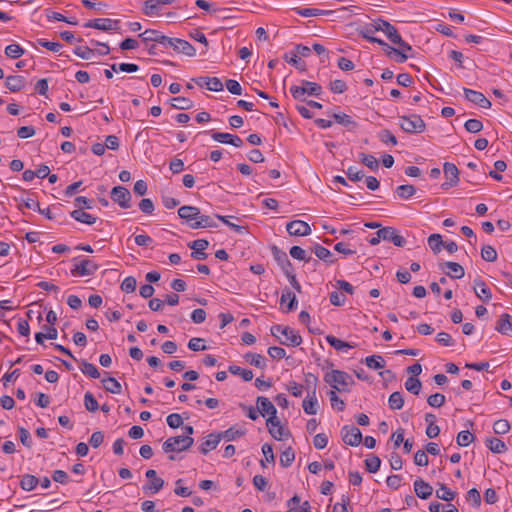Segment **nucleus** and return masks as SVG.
Here are the masks:
<instances>
[{
  "mask_svg": "<svg viewBox=\"0 0 512 512\" xmlns=\"http://www.w3.org/2000/svg\"><path fill=\"white\" fill-rule=\"evenodd\" d=\"M414 491L420 499L426 500L432 495L433 488L429 483L418 478L414 481Z\"/></svg>",
  "mask_w": 512,
  "mask_h": 512,
  "instance_id": "a211bd4d",
  "label": "nucleus"
},
{
  "mask_svg": "<svg viewBox=\"0 0 512 512\" xmlns=\"http://www.w3.org/2000/svg\"><path fill=\"white\" fill-rule=\"evenodd\" d=\"M481 257L487 262H494L497 260V251L491 245H484L481 249Z\"/></svg>",
  "mask_w": 512,
  "mask_h": 512,
  "instance_id": "4d7b16f0",
  "label": "nucleus"
},
{
  "mask_svg": "<svg viewBox=\"0 0 512 512\" xmlns=\"http://www.w3.org/2000/svg\"><path fill=\"white\" fill-rule=\"evenodd\" d=\"M342 440L350 446H358L362 441V433L353 425H345L341 430Z\"/></svg>",
  "mask_w": 512,
  "mask_h": 512,
  "instance_id": "6e6552de",
  "label": "nucleus"
},
{
  "mask_svg": "<svg viewBox=\"0 0 512 512\" xmlns=\"http://www.w3.org/2000/svg\"><path fill=\"white\" fill-rule=\"evenodd\" d=\"M446 398L441 393H435L427 398V403L434 408H440L445 404Z\"/></svg>",
  "mask_w": 512,
  "mask_h": 512,
  "instance_id": "69168bd1",
  "label": "nucleus"
},
{
  "mask_svg": "<svg viewBox=\"0 0 512 512\" xmlns=\"http://www.w3.org/2000/svg\"><path fill=\"white\" fill-rule=\"evenodd\" d=\"M326 341L336 350H344L353 348L348 342L340 340L333 335L326 336Z\"/></svg>",
  "mask_w": 512,
  "mask_h": 512,
  "instance_id": "864d4df0",
  "label": "nucleus"
},
{
  "mask_svg": "<svg viewBox=\"0 0 512 512\" xmlns=\"http://www.w3.org/2000/svg\"><path fill=\"white\" fill-rule=\"evenodd\" d=\"M80 363H81V371L83 374H85L91 378H94V379H97L100 377V372L98 371L97 367L94 364L89 363L83 359L80 360Z\"/></svg>",
  "mask_w": 512,
  "mask_h": 512,
  "instance_id": "a19ab883",
  "label": "nucleus"
},
{
  "mask_svg": "<svg viewBox=\"0 0 512 512\" xmlns=\"http://www.w3.org/2000/svg\"><path fill=\"white\" fill-rule=\"evenodd\" d=\"M120 21L110 18H99L89 20L84 24L87 28L98 29L102 31H110L119 29Z\"/></svg>",
  "mask_w": 512,
  "mask_h": 512,
  "instance_id": "1a4fd4ad",
  "label": "nucleus"
},
{
  "mask_svg": "<svg viewBox=\"0 0 512 512\" xmlns=\"http://www.w3.org/2000/svg\"><path fill=\"white\" fill-rule=\"evenodd\" d=\"M366 365L374 370L381 369L385 366V360L380 355H371L365 358Z\"/></svg>",
  "mask_w": 512,
  "mask_h": 512,
  "instance_id": "49530a36",
  "label": "nucleus"
},
{
  "mask_svg": "<svg viewBox=\"0 0 512 512\" xmlns=\"http://www.w3.org/2000/svg\"><path fill=\"white\" fill-rule=\"evenodd\" d=\"M70 216L76 221H79L87 225H93L94 223H96L97 220L96 217L87 212H84L82 209L73 210L70 213Z\"/></svg>",
  "mask_w": 512,
  "mask_h": 512,
  "instance_id": "a878e982",
  "label": "nucleus"
},
{
  "mask_svg": "<svg viewBox=\"0 0 512 512\" xmlns=\"http://www.w3.org/2000/svg\"><path fill=\"white\" fill-rule=\"evenodd\" d=\"M217 223L213 220L212 217L208 215L200 214V218L197 222L191 224L192 229H200V228H214L217 227Z\"/></svg>",
  "mask_w": 512,
  "mask_h": 512,
  "instance_id": "c9c22d12",
  "label": "nucleus"
},
{
  "mask_svg": "<svg viewBox=\"0 0 512 512\" xmlns=\"http://www.w3.org/2000/svg\"><path fill=\"white\" fill-rule=\"evenodd\" d=\"M442 270L447 276L453 279H461L465 275L464 268L457 262L448 261L442 266Z\"/></svg>",
  "mask_w": 512,
  "mask_h": 512,
  "instance_id": "2eb2a0df",
  "label": "nucleus"
},
{
  "mask_svg": "<svg viewBox=\"0 0 512 512\" xmlns=\"http://www.w3.org/2000/svg\"><path fill=\"white\" fill-rule=\"evenodd\" d=\"M104 384V388L106 391L112 394H120L122 391V386L114 377H108L107 379L102 380Z\"/></svg>",
  "mask_w": 512,
  "mask_h": 512,
  "instance_id": "ea45409f",
  "label": "nucleus"
},
{
  "mask_svg": "<svg viewBox=\"0 0 512 512\" xmlns=\"http://www.w3.org/2000/svg\"><path fill=\"white\" fill-rule=\"evenodd\" d=\"M475 439V436L470 433L468 430H465V431H461L458 433L457 437H456V442L459 446L461 447H466L468 446L470 443H472Z\"/></svg>",
  "mask_w": 512,
  "mask_h": 512,
  "instance_id": "5fc2aeb1",
  "label": "nucleus"
},
{
  "mask_svg": "<svg viewBox=\"0 0 512 512\" xmlns=\"http://www.w3.org/2000/svg\"><path fill=\"white\" fill-rule=\"evenodd\" d=\"M474 292L476 296L485 303H488L492 298L491 290L486 286L485 282L480 278L474 280Z\"/></svg>",
  "mask_w": 512,
  "mask_h": 512,
  "instance_id": "f3484780",
  "label": "nucleus"
},
{
  "mask_svg": "<svg viewBox=\"0 0 512 512\" xmlns=\"http://www.w3.org/2000/svg\"><path fill=\"white\" fill-rule=\"evenodd\" d=\"M171 105L175 109L188 110L193 107V101L189 98L178 96L171 99Z\"/></svg>",
  "mask_w": 512,
  "mask_h": 512,
  "instance_id": "4c0bfd02",
  "label": "nucleus"
},
{
  "mask_svg": "<svg viewBox=\"0 0 512 512\" xmlns=\"http://www.w3.org/2000/svg\"><path fill=\"white\" fill-rule=\"evenodd\" d=\"M493 430L496 434H506L510 430V423L506 419H499L494 422Z\"/></svg>",
  "mask_w": 512,
  "mask_h": 512,
  "instance_id": "0e129e2a",
  "label": "nucleus"
},
{
  "mask_svg": "<svg viewBox=\"0 0 512 512\" xmlns=\"http://www.w3.org/2000/svg\"><path fill=\"white\" fill-rule=\"evenodd\" d=\"M39 479L31 474H25L22 476L20 481V487L25 491H32L36 488L39 483Z\"/></svg>",
  "mask_w": 512,
  "mask_h": 512,
  "instance_id": "72a5a7b5",
  "label": "nucleus"
},
{
  "mask_svg": "<svg viewBox=\"0 0 512 512\" xmlns=\"http://www.w3.org/2000/svg\"><path fill=\"white\" fill-rule=\"evenodd\" d=\"M164 480L162 478H155V479H151L148 483H146L144 486H143V490L145 492H151V493H157L159 492L163 486H164Z\"/></svg>",
  "mask_w": 512,
  "mask_h": 512,
  "instance_id": "09e8293b",
  "label": "nucleus"
},
{
  "mask_svg": "<svg viewBox=\"0 0 512 512\" xmlns=\"http://www.w3.org/2000/svg\"><path fill=\"white\" fill-rule=\"evenodd\" d=\"M332 117L334 118L335 122L350 130H355L358 127L357 123L352 119V117L345 113H334Z\"/></svg>",
  "mask_w": 512,
  "mask_h": 512,
  "instance_id": "c85d7f7f",
  "label": "nucleus"
},
{
  "mask_svg": "<svg viewBox=\"0 0 512 512\" xmlns=\"http://www.w3.org/2000/svg\"><path fill=\"white\" fill-rule=\"evenodd\" d=\"M285 298H289V301L287 303V311L290 312V311L295 310L297 307L296 295L287 287L285 289H283L281 299H280L281 304L285 303Z\"/></svg>",
  "mask_w": 512,
  "mask_h": 512,
  "instance_id": "f704fd0d",
  "label": "nucleus"
},
{
  "mask_svg": "<svg viewBox=\"0 0 512 512\" xmlns=\"http://www.w3.org/2000/svg\"><path fill=\"white\" fill-rule=\"evenodd\" d=\"M25 53V50L18 44H10L5 48V54L12 59H18Z\"/></svg>",
  "mask_w": 512,
  "mask_h": 512,
  "instance_id": "6e6d98bb",
  "label": "nucleus"
},
{
  "mask_svg": "<svg viewBox=\"0 0 512 512\" xmlns=\"http://www.w3.org/2000/svg\"><path fill=\"white\" fill-rule=\"evenodd\" d=\"M381 465V460L376 455H369L365 460V467L366 470L370 473H376Z\"/></svg>",
  "mask_w": 512,
  "mask_h": 512,
  "instance_id": "8fccbe9b",
  "label": "nucleus"
},
{
  "mask_svg": "<svg viewBox=\"0 0 512 512\" xmlns=\"http://www.w3.org/2000/svg\"><path fill=\"white\" fill-rule=\"evenodd\" d=\"M98 269L99 266L90 259H82L71 269V273L74 276H92Z\"/></svg>",
  "mask_w": 512,
  "mask_h": 512,
  "instance_id": "9b49d317",
  "label": "nucleus"
},
{
  "mask_svg": "<svg viewBox=\"0 0 512 512\" xmlns=\"http://www.w3.org/2000/svg\"><path fill=\"white\" fill-rule=\"evenodd\" d=\"M286 230L291 236H307L311 233L310 225L302 220H293L288 222Z\"/></svg>",
  "mask_w": 512,
  "mask_h": 512,
  "instance_id": "f8f14e48",
  "label": "nucleus"
},
{
  "mask_svg": "<svg viewBox=\"0 0 512 512\" xmlns=\"http://www.w3.org/2000/svg\"><path fill=\"white\" fill-rule=\"evenodd\" d=\"M256 404L258 406L259 413L263 417L266 415L269 416L266 420L267 427L279 424V419L277 418V409L268 398L264 396H258L256 399Z\"/></svg>",
  "mask_w": 512,
  "mask_h": 512,
  "instance_id": "20e7f679",
  "label": "nucleus"
},
{
  "mask_svg": "<svg viewBox=\"0 0 512 512\" xmlns=\"http://www.w3.org/2000/svg\"><path fill=\"white\" fill-rule=\"evenodd\" d=\"M111 69L114 72H126V73H135L139 70V66L133 63H120V64H112Z\"/></svg>",
  "mask_w": 512,
  "mask_h": 512,
  "instance_id": "13d9d810",
  "label": "nucleus"
},
{
  "mask_svg": "<svg viewBox=\"0 0 512 512\" xmlns=\"http://www.w3.org/2000/svg\"><path fill=\"white\" fill-rule=\"evenodd\" d=\"M228 371L233 375L240 376L246 382L253 379V372L251 370L244 369L236 365H230L228 367Z\"/></svg>",
  "mask_w": 512,
  "mask_h": 512,
  "instance_id": "58836bf2",
  "label": "nucleus"
},
{
  "mask_svg": "<svg viewBox=\"0 0 512 512\" xmlns=\"http://www.w3.org/2000/svg\"><path fill=\"white\" fill-rule=\"evenodd\" d=\"M284 58L289 64L294 66L296 69H298L302 72L306 71V69H307L306 63L303 60H301V58L298 57L297 54H293L291 58H288V54H285Z\"/></svg>",
  "mask_w": 512,
  "mask_h": 512,
  "instance_id": "e2e57ef3",
  "label": "nucleus"
},
{
  "mask_svg": "<svg viewBox=\"0 0 512 512\" xmlns=\"http://www.w3.org/2000/svg\"><path fill=\"white\" fill-rule=\"evenodd\" d=\"M220 443V438L218 433H210L205 440L200 444L199 451L206 455L210 451L214 450L218 444Z\"/></svg>",
  "mask_w": 512,
  "mask_h": 512,
  "instance_id": "aec40b11",
  "label": "nucleus"
},
{
  "mask_svg": "<svg viewBox=\"0 0 512 512\" xmlns=\"http://www.w3.org/2000/svg\"><path fill=\"white\" fill-rule=\"evenodd\" d=\"M298 15L303 17H316L322 15H330L333 14V11L330 10H321L316 8H294L293 9Z\"/></svg>",
  "mask_w": 512,
  "mask_h": 512,
  "instance_id": "bb28decb",
  "label": "nucleus"
},
{
  "mask_svg": "<svg viewBox=\"0 0 512 512\" xmlns=\"http://www.w3.org/2000/svg\"><path fill=\"white\" fill-rule=\"evenodd\" d=\"M388 405L391 410H400L404 406V398L401 392H393L388 398Z\"/></svg>",
  "mask_w": 512,
  "mask_h": 512,
  "instance_id": "e433bc0d",
  "label": "nucleus"
},
{
  "mask_svg": "<svg viewBox=\"0 0 512 512\" xmlns=\"http://www.w3.org/2000/svg\"><path fill=\"white\" fill-rule=\"evenodd\" d=\"M405 388L410 393H413L414 395H418L422 388V383L419 378L410 376L405 381Z\"/></svg>",
  "mask_w": 512,
  "mask_h": 512,
  "instance_id": "79ce46f5",
  "label": "nucleus"
},
{
  "mask_svg": "<svg viewBox=\"0 0 512 512\" xmlns=\"http://www.w3.org/2000/svg\"><path fill=\"white\" fill-rule=\"evenodd\" d=\"M360 161L373 171H377L379 169L378 160L373 155L360 153Z\"/></svg>",
  "mask_w": 512,
  "mask_h": 512,
  "instance_id": "603ef678",
  "label": "nucleus"
},
{
  "mask_svg": "<svg viewBox=\"0 0 512 512\" xmlns=\"http://www.w3.org/2000/svg\"><path fill=\"white\" fill-rule=\"evenodd\" d=\"M396 193L401 199H409L416 193V188L413 185L404 184L396 188Z\"/></svg>",
  "mask_w": 512,
  "mask_h": 512,
  "instance_id": "3c124183",
  "label": "nucleus"
},
{
  "mask_svg": "<svg viewBox=\"0 0 512 512\" xmlns=\"http://www.w3.org/2000/svg\"><path fill=\"white\" fill-rule=\"evenodd\" d=\"M485 443L489 450L493 453L501 454L507 451V446L504 441L496 437L487 438Z\"/></svg>",
  "mask_w": 512,
  "mask_h": 512,
  "instance_id": "cd10ccee",
  "label": "nucleus"
},
{
  "mask_svg": "<svg viewBox=\"0 0 512 512\" xmlns=\"http://www.w3.org/2000/svg\"><path fill=\"white\" fill-rule=\"evenodd\" d=\"M381 240L391 241L395 246L403 247L406 240L398 234V231L393 227H384L379 229L375 236L369 240L371 245H377Z\"/></svg>",
  "mask_w": 512,
  "mask_h": 512,
  "instance_id": "f03ea898",
  "label": "nucleus"
},
{
  "mask_svg": "<svg viewBox=\"0 0 512 512\" xmlns=\"http://www.w3.org/2000/svg\"><path fill=\"white\" fill-rule=\"evenodd\" d=\"M380 25L381 30L383 33H385L386 37L392 42V43H399L401 41V36L398 33L397 29L390 24L388 21L380 18Z\"/></svg>",
  "mask_w": 512,
  "mask_h": 512,
  "instance_id": "412c9836",
  "label": "nucleus"
},
{
  "mask_svg": "<svg viewBox=\"0 0 512 512\" xmlns=\"http://www.w3.org/2000/svg\"><path fill=\"white\" fill-rule=\"evenodd\" d=\"M313 252L320 260H323L328 264H332L335 262L332 253L327 248L323 247L320 244H316L313 247Z\"/></svg>",
  "mask_w": 512,
  "mask_h": 512,
  "instance_id": "2f4dec72",
  "label": "nucleus"
},
{
  "mask_svg": "<svg viewBox=\"0 0 512 512\" xmlns=\"http://www.w3.org/2000/svg\"><path fill=\"white\" fill-rule=\"evenodd\" d=\"M429 511L430 512H458V509L454 504H451V503L442 505L439 502H431L429 504Z\"/></svg>",
  "mask_w": 512,
  "mask_h": 512,
  "instance_id": "a18cd8bd",
  "label": "nucleus"
},
{
  "mask_svg": "<svg viewBox=\"0 0 512 512\" xmlns=\"http://www.w3.org/2000/svg\"><path fill=\"white\" fill-rule=\"evenodd\" d=\"M463 90L465 98L468 101L480 106L481 108L487 109L491 107V102L485 97L483 93L468 88H464Z\"/></svg>",
  "mask_w": 512,
  "mask_h": 512,
  "instance_id": "4468645a",
  "label": "nucleus"
},
{
  "mask_svg": "<svg viewBox=\"0 0 512 512\" xmlns=\"http://www.w3.org/2000/svg\"><path fill=\"white\" fill-rule=\"evenodd\" d=\"M292 258L308 262L311 257H307L306 251L300 246H292L289 251Z\"/></svg>",
  "mask_w": 512,
  "mask_h": 512,
  "instance_id": "680f3d73",
  "label": "nucleus"
},
{
  "mask_svg": "<svg viewBox=\"0 0 512 512\" xmlns=\"http://www.w3.org/2000/svg\"><path fill=\"white\" fill-rule=\"evenodd\" d=\"M267 428H268L269 433L275 440L281 441V440L291 436L290 431L288 429H286L284 426H282L280 422L278 425L267 427Z\"/></svg>",
  "mask_w": 512,
  "mask_h": 512,
  "instance_id": "7c9ffc66",
  "label": "nucleus"
},
{
  "mask_svg": "<svg viewBox=\"0 0 512 512\" xmlns=\"http://www.w3.org/2000/svg\"><path fill=\"white\" fill-rule=\"evenodd\" d=\"M381 25H380V18L374 21L373 23L366 24L362 28L358 29V34L363 37L364 39H367L368 41L370 38L373 37V34L380 31Z\"/></svg>",
  "mask_w": 512,
  "mask_h": 512,
  "instance_id": "393cba45",
  "label": "nucleus"
},
{
  "mask_svg": "<svg viewBox=\"0 0 512 512\" xmlns=\"http://www.w3.org/2000/svg\"><path fill=\"white\" fill-rule=\"evenodd\" d=\"M111 198L121 208L128 209L131 207V193L123 186H116L111 190Z\"/></svg>",
  "mask_w": 512,
  "mask_h": 512,
  "instance_id": "0eeeda50",
  "label": "nucleus"
},
{
  "mask_svg": "<svg viewBox=\"0 0 512 512\" xmlns=\"http://www.w3.org/2000/svg\"><path fill=\"white\" fill-rule=\"evenodd\" d=\"M193 443L194 439L190 436H175L168 438L162 448L166 453L182 452L188 450Z\"/></svg>",
  "mask_w": 512,
  "mask_h": 512,
  "instance_id": "39448f33",
  "label": "nucleus"
},
{
  "mask_svg": "<svg viewBox=\"0 0 512 512\" xmlns=\"http://www.w3.org/2000/svg\"><path fill=\"white\" fill-rule=\"evenodd\" d=\"M246 431L242 429H237L236 427H230L229 429L218 432L220 441L225 439L226 441H233L243 435H245Z\"/></svg>",
  "mask_w": 512,
  "mask_h": 512,
  "instance_id": "473e14b6",
  "label": "nucleus"
},
{
  "mask_svg": "<svg viewBox=\"0 0 512 512\" xmlns=\"http://www.w3.org/2000/svg\"><path fill=\"white\" fill-rule=\"evenodd\" d=\"M163 47L172 48L177 53H182L187 56H195L196 49L188 41L180 38H172L165 36Z\"/></svg>",
  "mask_w": 512,
  "mask_h": 512,
  "instance_id": "423d86ee",
  "label": "nucleus"
},
{
  "mask_svg": "<svg viewBox=\"0 0 512 512\" xmlns=\"http://www.w3.org/2000/svg\"><path fill=\"white\" fill-rule=\"evenodd\" d=\"M303 410L308 415H315L318 412V400L315 391L308 392L307 398L302 403Z\"/></svg>",
  "mask_w": 512,
  "mask_h": 512,
  "instance_id": "4be33fe9",
  "label": "nucleus"
},
{
  "mask_svg": "<svg viewBox=\"0 0 512 512\" xmlns=\"http://www.w3.org/2000/svg\"><path fill=\"white\" fill-rule=\"evenodd\" d=\"M443 170L447 181L441 185L442 189L447 190L456 186L459 182V170L456 165L450 162H446L443 165Z\"/></svg>",
  "mask_w": 512,
  "mask_h": 512,
  "instance_id": "9d476101",
  "label": "nucleus"
},
{
  "mask_svg": "<svg viewBox=\"0 0 512 512\" xmlns=\"http://www.w3.org/2000/svg\"><path fill=\"white\" fill-rule=\"evenodd\" d=\"M399 125L406 133H422L426 129V123L418 114L399 116Z\"/></svg>",
  "mask_w": 512,
  "mask_h": 512,
  "instance_id": "7ed1b4c3",
  "label": "nucleus"
},
{
  "mask_svg": "<svg viewBox=\"0 0 512 512\" xmlns=\"http://www.w3.org/2000/svg\"><path fill=\"white\" fill-rule=\"evenodd\" d=\"M26 85V80L21 75L7 76L5 79L6 88L15 93L21 91Z\"/></svg>",
  "mask_w": 512,
  "mask_h": 512,
  "instance_id": "6ab92c4d",
  "label": "nucleus"
},
{
  "mask_svg": "<svg viewBox=\"0 0 512 512\" xmlns=\"http://www.w3.org/2000/svg\"><path fill=\"white\" fill-rule=\"evenodd\" d=\"M165 36L166 35L155 29H146L143 33L139 35V37L142 38V41L144 43L156 42L161 45H163Z\"/></svg>",
  "mask_w": 512,
  "mask_h": 512,
  "instance_id": "5701e85b",
  "label": "nucleus"
},
{
  "mask_svg": "<svg viewBox=\"0 0 512 512\" xmlns=\"http://www.w3.org/2000/svg\"><path fill=\"white\" fill-rule=\"evenodd\" d=\"M324 381L329 384L334 391L339 392L348 391L347 387L354 384L352 377L347 372L337 369L326 373Z\"/></svg>",
  "mask_w": 512,
  "mask_h": 512,
  "instance_id": "f257e3e1",
  "label": "nucleus"
},
{
  "mask_svg": "<svg viewBox=\"0 0 512 512\" xmlns=\"http://www.w3.org/2000/svg\"><path fill=\"white\" fill-rule=\"evenodd\" d=\"M200 209L195 206L184 205L178 209V216L185 220L189 227L200 218Z\"/></svg>",
  "mask_w": 512,
  "mask_h": 512,
  "instance_id": "ddd939ff",
  "label": "nucleus"
},
{
  "mask_svg": "<svg viewBox=\"0 0 512 512\" xmlns=\"http://www.w3.org/2000/svg\"><path fill=\"white\" fill-rule=\"evenodd\" d=\"M378 138L379 140L382 142V143H390L392 144L393 146L397 145V139L396 137L394 136V134L388 130V129H384V130H381L379 133H378Z\"/></svg>",
  "mask_w": 512,
  "mask_h": 512,
  "instance_id": "774afa93",
  "label": "nucleus"
},
{
  "mask_svg": "<svg viewBox=\"0 0 512 512\" xmlns=\"http://www.w3.org/2000/svg\"><path fill=\"white\" fill-rule=\"evenodd\" d=\"M428 245L434 254H438L441 251L442 246H444V242L442 240V236L440 234H431L428 237Z\"/></svg>",
  "mask_w": 512,
  "mask_h": 512,
  "instance_id": "37998d69",
  "label": "nucleus"
},
{
  "mask_svg": "<svg viewBox=\"0 0 512 512\" xmlns=\"http://www.w3.org/2000/svg\"><path fill=\"white\" fill-rule=\"evenodd\" d=\"M295 459V452L292 447L286 448L280 455V465L284 468L291 466Z\"/></svg>",
  "mask_w": 512,
  "mask_h": 512,
  "instance_id": "de8ad7c7",
  "label": "nucleus"
},
{
  "mask_svg": "<svg viewBox=\"0 0 512 512\" xmlns=\"http://www.w3.org/2000/svg\"><path fill=\"white\" fill-rule=\"evenodd\" d=\"M283 336L285 339L280 340L282 345L297 347L302 343L301 335L289 326H286V329L283 330Z\"/></svg>",
  "mask_w": 512,
  "mask_h": 512,
  "instance_id": "dca6fc26",
  "label": "nucleus"
},
{
  "mask_svg": "<svg viewBox=\"0 0 512 512\" xmlns=\"http://www.w3.org/2000/svg\"><path fill=\"white\" fill-rule=\"evenodd\" d=\"M84 405L89 412H96L99 409L98 401L91 392L85 393Z\"/></svg>",
  "mask_w": 512,
  "mask_h": 512,
  "instance_id": "052dcab7",
  "label": "nucleus"
},
{
  "mask_svg": "<svg viewBox=\"0 0 512 512\" xmlns=\"http://www.w3.org/2000/svg\"><path fill=\"white\" fill-rule=\"evenodd\" d=\"M495 330L503 335H508L512 330L511 316L507 313H503L496 323Z\"/></svg>",
  "mask_w": 512,
  "mask_h": 512,
  "instance_id": "b1692460",
  "label": "nucleus"
},
{
  "mask_svg": "<svg viewBox=\"0 0 512 512\" xmlns=\"http://www.w3.org/2000/svg\"><path fill=\"white\" fill-rule=\"evenodd\" d=\"M301 83L302 86L305 87L306 92L309 95L318 97L322 93V87L318 83L307 80H303Z\"/></svg>",
  "mask_w": 512,
  "mask_h": 512,
  "instance_id": "bf43d9fd",
  "label": "nucleus"
},
{
  "mask_svg": "<svg viewBox=\"0 0 512 512\" xmlns=\"http://www.w3.org/2000/svg\"><path fill=\"white\" fill-rule=\"evenodd\" d=\"M245 360L251 365L264 370L267 367V362L264 356L258 353L249 352L244 356Z\"/></svg>",
  "mask_w": 512,
  "mask_h": 512,
  "instance_id": "c756f323",
  "label": "nucleus"
},
{
  "mask_svg": "<svg viewBox=\"0 0 512 512\" xmlns=\"http://www.w3.org/2000/svg\"><path fill=\"white\" fill-rule=\"evenodd\" d=\"M436 497L444 501H452L456 497V493L445 484H439V489L436 490Z\"/></svg>",
  "mask_w": 512,
  "mask_h": 512,
  "instance_id": "c03bdc74",
  "label": "nucleus"
},
{
  "mask_svg": "<svg viewBox=\"0 0 512 512\" xmlns=\"http://www.w3.org/2000/svg\"><path fill=\"white\" fill-rule=\"evenodd\" d=\"M271 253H272L274 260L277 262L278 265L285 263L289 259L286 252L281 250L276 245H273L271 247Z\"/></svg>",
  "mask_w": 512,
  "mask_h": 512,
  "instance_id": "338daca9",
  "label": "nucleus"
}]
</instances>
